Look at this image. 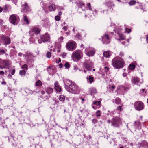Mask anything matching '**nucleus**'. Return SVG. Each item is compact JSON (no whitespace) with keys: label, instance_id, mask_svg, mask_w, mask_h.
<instances>
[{"label":"nucleus","instance_id":"1","mask_svg":"<svg viewBox=\"0 0 148 148\" xmlns=\"http://www.w3.org/2000/svg\"><path fill=\"white\" fill-rule=\"evenodd\" d=\"M69 83L66 84L65 85L66 89L70 93L77 94L79 92V89L78 86L71 81H69Z\"/></svg>","mask_w":148,"mask_h":148},{"label":"nucleus","instance_id":"2","mask_svg":"<svg viewBox=\"0 0 148 148\" xmlns=\"http://www.w3.org/2000/svg\"><path fill=\"white\" fill-rule=\"evenodd\" d=\"M112 64L115 69H118L123 67L125 62L122 58L119 57H116L112 59Z\"/></svg>","mask_w":148,"mask_h":148},{"label":"nucleus","instance_id":"3","mask_svg":"<svg viewBox=\"0 0 148 148\" xmlns=\"http://www.w3.org/2000/svg\"><path fill=\"white\" fill-rule=\"evenodd\" d=\"M122 119L119 117H115L112 118L111 120L110 119L107 121L108 124H111V126L115 127H119L122 123Z\"/></svg>","mask_w":148,"mask_h":148},{"label":"nucleus","instance_id":"4","mask_svg":"<svg viewBox=\"0 0 148 148\" xmlns=\"http://www.w3.org/2000/svg\"><path fill=\"white\" fill-rule=\"evenodd\" d=\"M11 63V62L8 59L3 60L0 58V69H9Z\"/></svg>","mask_w":148,"mask_h":148},{"label":"nucleus","instance_id":"5","mask_svg":"<svg viewBox=\"0 0 148 148\" xmlns=\"http://www.w3.org/2000/svg\"><path fill=\"white\" fill-rule=\"evenodd\" d=\"M83 56L82 51L79 50H76L72 53L71 55L72 59L74 61H78Z\"/></svg>","mask_w":148,"mask_h":148},{"label":"nucleus","instance_id":"6","mask_svg":"<svg viewBox=\"0 0 148 148\" xmlns=\"http://www.w3.org/2000/svg\"><path fill=\"white\" fill-rule=\"evenodd\" d=\"M77 44L74 41H69L66 45L67 49L69 51H72L76 49Z\"/></svg>","mask_w":148,"mask_h":148},{"label":"nucleus","instance_id":"7","mask_svg":"<svg viewBox=\"0 0 148 148\" xmlns=\"http://www.w3.org/2000/svg\"><path fill=\"white\" fill-rule=\"evenodd\" d=\"M10 22L14 25L17 24L19 21V17L16 14H12L10 16L9 18Z\"/></svg>","mask_w":148,"mask_h":148},{"label":"nucleus","instance_id":"8","mask_svg":"<svg viewBox=\"0 0 148 148\" xmlns=\"http://www.w3.org/2000/svg\"><path fill=\"white\" fill-rule=\"evenodd\" d=\"M134 107L136 110L140 111L144 109V105L142 101H138L135 102Z\"/></svg>","mask_w":148,"mask_h":148},{"label":"nucleus","instance_id":"9","mask_svg":"<svg viewBox=\"0 0 148 148\" xmlns=\"http://www.w3.org/2000/svg\"><path fill=\"white\" fill-rule=\"evenodd\" d=\"M21 11L23 13H28L31 11V9L27 3L21 5Z\"/></svg>","mask_w":148,"mask_h":148},{"label":"nucleus","instance_id":"10","mask_svg":"<svg viewBox=\"0 0 148 148\" xmlns=\"http://www.w3.org/2000/svg\"><path fill=\"white\" fill-rule=\"evenodd\" d=\"M30 30L28 32L29 34L34 33L36 35L39 34L41 31L40 28L36 26H33L31 28Z\"/></svg>","mask_w":148,"mask_h":148},{"label":"nucleus","instance_id":"11","mask_svg":"<svg viewBox=\"0 0 148 148\" xmlns=\"http://www.w3.org/2000/svg\"><path fill=\"white\" fill-rule=\"evenodd\" d=\"M83 67L88 71H91L92 69L91 63L88 60L85 61L83 64Z\"/></svg>","mask_w":148,"mask_h":148},{"label":"nucleus","instance_id":"12","mask_svg":"<svg viewBox=\"0 0 148 148\" xmlns=\"http://www.w3.org/2000/svg\"><path fill=\"white\" fill-rule=\"evenodd\" d=\"M111 39L109 37V36L106 34H105L102 36V41L103 44H108L110 43Z\"/></svg>","mask_w":148,"mask_h":148},{"label":"nucleus","instance_id":"13","mask_svg":"<svg viewBox=\"0 0 148 148\" xmlns=\"http://www.w3.org/2000/svg\"><path fill=\"white\" fill-rule=\"evenodd\" d=\"M40 38L44 42L49 41L50 40V36L47 33L41 36Z\"/></svg>","mask_w":148,"mask_h":148},{"label":"nucleus","instance_id":"14","mask_svg":"<svg viewBox=\"0 0 148 148\" xmlns=\"http://www.w3.org/2000/svg\"><path fill=\"white\" fill-rule=\"evenodd\" d=\"M1 39L6 45H8L10 43V39L8 36H6L3 35H1Z\"/></svg>","mask_w":148,"mask_h":148},{"label":"nucleus","instance_id":"15","mask_svg":"<svg viewBox=\"0 0 148 148\" xmlns=\"http://www.w3.org/2000/svg\"><path fill=\"white\" fill-rule=\"evenodd\" d=\"M85 53L89 56H93L95 53V51L90 48H87L85 50Z\"/></svg>","mask_w":148,"mask_h":148},{"label":"nucleus","instance_id":"16","mask_svg":"<svg viewBox=\"0 0 148 148\" xmlns=\"http://www.w3.org/2000/svg\"><path fill=\"white\" fill-rule=\"evenodd\" d=\"M54 88L57 92H60L62 91L61 86H60L58 81H56L54 83Z\"/></svg>","mask_w":148,"mask_h":148},{"label":"nucleus","instance_id":"17","mask_svg":"<svg viewBox=\"0 0 148 148\" xmlns=\"http://www.w3.org/2000/svg\"><path fill=\"white\" fill-rule=\"evenodd\" d=\"M75 3L79 8H82L85 5V3L82 0H78L76 1Z\"/></svg>","mask_w":148,"mask_h":148},{"label":"nucleus","instance_id":"18","mask_svg":"<svg viewBox=\"0 0 148 148\" xmlns=\"http://www.w3.org/2000/svg\"><path fill=\"white\" fill-rule=\"evenodd\" d=\"M3 10L4 13L8 12L11 8V6L9 4H6L3 6Z\"/></svg>","mask_w":148,"mask_h":148},{"label":"nucleus","instance_id":"19","mask_svg":"<svg viewBox=\"0 0 148 148\" xmlns=\"http://www.w3.org/2000/svg\"><path fill=\"white\" fill-rule=\"evenodd\" d=\"M131 81L132 83L134 84L138 85L140 82V79L138 77H132Z\"/></svg>","mask_w":148,"mask_h":148},{"label":"nucleus","instance_id":"20","mask_svg":"<svg viewBox=\"0 0 148 148\" xmlns=\"http://www.w3.org/2000/svg\"><path fill=\"white\" fill-rule=\"evenodd\" d=\"M30 35V38L29 39V40L31 43H34L36 41V40L34 37L35 36L34 34H29Z\"/></svg>","mask_w":148,"mask_h":148},{"label":"nucleus","instance_id":"21","mask_svg":"<svg viewBox=\"0 0 148 148\" xmlns=\"http://www.w3.org/2000/svg\"><path fill=\"white\" fill-rule=\"evenodd\" d=\"M47 71H48L49 74L51 75H53L55 72L54 68L52 66L48 67Z\"/></svg>","mask_w":148,"mask_h":148},{"label":"nucleus","instance_id":"22","mask_svg":"<svg viewBox=\"0 0 148 148\" xmlns=\"http://www.w3.org/2000/svg\"><path fill=\"white\" fill-rule=\"evenodd\" d=\"M45 91L47 93L49 94H51L53 92V89L50 87H48L46 88Z\"/></svg>","mask_w":148,"mask_h":148},{"label":"nucleus","instance_id":"23","mask_svg":"<svg viewBox=\"0 0 148 148\" xmlns=\"http://www.w3.org/2000/svg\"><path fill=\"white\" fill-rule=\"evenodd\" d=\"M61 45L58 42H56L55 44V48L53 49V51L55 52L58 49H61Z\"/></svg>","mask_w":148,"mask_h":148},{"label":"nucleus","instance_id":"24","mask_svg":"<svg viewBox=\"0 0 148 148\" xmlns=\"http://www.w3.org/2000/svg\"><path fill=\"white\" fill-rule=\"evenodd\" d=\"M23 56H25V57H26L28 58H32L33 57L32 53L28 51H27L26 52L25 54L23 55Z\"/></svg>","mask_w":148,"mask_h":148},{"label":"nucleus","instance_id":"25","mask_svg":"<svg viewBox=\"0 0 148 148\" xmlns=\"http://www.w3.org/2000/svg\"><path fill=\"white\" fill-rule=\"evenodd\" d=\"M48 10L50 12L54 11L56 9V6L54 4H52L48 7Z\"/></svg>","mask_w":148,"mask_h":148},{"label":"nucleus","instance_id":"26","mask_svg":"<svg viewBox=\"0 0 148 148\" xmlns=\"http://www.w3.org/2000/svg\"><path fill=\"white\" fill-rule=\"evenodd\" d=\"M23 19L27 24H29L30 23V22L28 19V18L25 14H24L23 15Z\"/></svg>","mask_w":148,"mask_h":148},{"label":"nucleus","instance_id":"27","mask_svg":"<svg viewBox=\"0 0 148 148\" xmlns=\"http://www.w3.org/2000/svg\"><path fill=\"white\" fill-rule=\"evenodd\" d=\"M87 81L90 84L92 83L94 81V77L90 76H88L86 77Z\"/></svg>","mask_w":148,"mask_h":148},{"label":"nucleus","instance_id":"28","mask_svg":"<svg viewBox=\"0 0 148 148\" xmlns=\"http://www.w3.org/2000/svg\"><path fill=\"white\" fill-rule=\"evenodd\" d=\"M89 92L92 94H94L97 92V90L95 88L91 87L89 89Z\"/></svg>","mask_w":148,"mask_h":148},{"label":"nucleus","instance_id":"29","mask_svg":"<svg viewBox=\"0 0 148 148\" xmlns=\"http://www.w3.org/2000/svg\"><path fill=\"white\" fill-rule=\"evenodd\" d=\"M130 88V86L129 84H127V85L124 86V92L123 93V95H124L125 93L127 92Z\"/></svg>","mask_w":148,"mask_h":148},{"label":"nucleus","instance_id":"30","mask_svg":"<svg viewBox=\"0 0 148 148\" xmlns=\"http://www.w3.org/2000/svg\"><path fill=\"white\" fill-rule=\"evenodd\" d=\"M10 92L9 93V97L11 98H13L15 97V92L14 90H10Z\"/></svg>","mask_w":148,"mask_h":148},{"label":"nucleus","instance_id":"31","mask_svg":"<svg viewBox=\"0 0 148 148\" xmlns=\"http://www.w3.org/2000/svg\"><path fill=\"white\" fill-rule=\"evenodd\" d=\"M118 35L119 36V37L120 38L119 39H118V40H125V38L126 37L125 36L123 35V34L121 33H118Z\"/></svg>","mask_w":148,"mask_h":148},{"label":"nucleus","instance_id":"32","mask_svg":"<svg viewBox=\"0 0 148 148\" xmlns=\"http://www.w3.org/2000/svg\"><path fill=\"white\" fill-rule=\"evenodd\" d=\"M121 99L119 97H117L114 99V103L117 105H119L121 103Z\"/></svg>","mask_w":148,"mask_h":148},{"label":"nucleus","instance_id":"33","mask_svg":"<svg viewBox=\"0 0 148 148\" xmlns=\"http://www.w3.org/2000/svg\"><path fill=\"white\" fill-rule=\"evenodd\" d=\"M141 123L139 121H136L134 123V126H136L138 128L140 127Z\"/></svg>","mask_w":148,"mask_h":148},{"label":"nucleus","instance_id":"34","mask_svg":"<svg viewBox=\"0 0 148 148\" xmlns=\"http://www.w3.org/2000/svg\"><path fill=\"white\" fill-rule=\"evenodd\" d=\"M117 89L119 90L120 92H121L123 95V93L124 92V86H119L117 88Z\"/></svg>","mask_w":148,"mask_h":148},{"label":"nucleus","instance_id":"35","mask_svg":"<svg viewBox=\"0 0 148 148\" xmlns=\"http://www.w3.org/2000/svg\"><path fill=\"white\" fill-rule=\"evenodd\" d=\"M115 88V87L114 85H109V90L110 92L111 91H113L114 89Z\"/></svg>","mask_w":148,"mask_h":148},{"label":"nucleus","instance_id":"36","mask_svg":"<svg viewBox=\"0 0 148 148\" xmlns=\"http://www.w3.org/2000/svg\"><path fill=\"white\" fill-rule=\"evenodd\" d=\"M42 85V82L40 80H37L35 84V85L38 87H40Z\"/></svg>","mask_w":148,"mask_h":148},{"label":"nucleus","instance_id":"37","mask_svg":"<svg viewBox=\"0 0 148 148\" xmlns=\"http://www.w3.org/2000/svg\"><path fill=\"white\" fill-rule=\"evenodd\" d=\"M123 106V104H121V106H118L116 109V110H117L119 112H121L123 110V108H122V106Z\"/></svg>","mask_w":148,"mask_h":148},{"label":"nucleus","instance_id":"38","mask_svg":"<svg viewBox=\"0 0 148 148\" xmlns=\"http://www.w3.org/2000/svg\"><path fill=\"white\" fill-rule=\"evenodd\" d=\"M75 37L80 40H82L83 37L82 35L80 33L77 34L75 36Z\"/></svg>","mask_w":148,"mask_h":148},{"label":"nucleus","instance_id":"39","mask_svg":"<svg viewBox=\"0 0 148 148\" xmlns=\"http://www.w3.org/2000/svg\"><path fill=\"white\" fill-rule=\"evenodd\" d=\"M65 96L63 95H60L59 97V99L61 101H64L65 100Z\"/></svg>","mask_w":148,"mask_h":148},{"label":"nucleus","instance_id":"40","mask_svg":"<svg viewBox=\"0 0 148 148\" xmlns=\"http://www.w3.org/2000/svg\"><path fill=\"white\" fill-rule=\"evenodd\" d=\"M19 73L21 76H24L26 74V72L25 70H22L20 71Z\"/></svg>","mask_w":148,"mask_h":148},{"label":"nucleus","instance_id":"41","mask_svg":"<svg viewBox=\"0 0 148 148\" xmlns=\"http://www.w3.org/2000/svg\"><path fill=\"white\" fill-rule=\"evenodd\" d=\"M103 55L106 58H108L110 56L109 52L107 51L104 52L103 53Z\"/></svg>","mask_w":148,"mask_h":148},{"label":"nucleus","instance_id":"42","mask_svg":"<svg viewBox=\"0 0 148 148\" xmlns=\"http://www.w3.org/2000/svg\"><path fill=\"white\" fill-rule=\"evenodd\" d=\"M86 7L88 8V9L90 10H92L91 4L89 3H86Z\"/></svg>","mask_w":148,"mask_h":148},{"label":"nucleus","instance_id":"43","mask_svg":"<svg viewBox=\"0 0 148 148\" xmlns=\"http://www.w3.org/2000/svg\"><path fill=\"white\" fill-rule=\"evenodd\" d=\"M135 65L133 64H130L129 66V69L131 70H132L135 69Z\"/></svg>","mask_w":148,"mask_h":148},{"label":"nucleus","instance_id":"44","mask_svg":"<svg viewBox=\"0 0 148 148\" xmlns=\"http://www.w3.org/2000/svg\"><path fill=\"white\" fill-rule=\"evenodd\" d=\"M78 99L77 98H73L72 99V101L74 104H75L78 103Z\"/></svg>","mask_w":148,"mask_h":148},{"label":"nucleus","instance_id":"45","mask_svg":"<svg viewBox=\"0 0 148 148\" xmlns=\"http://www.w3.org/2000/svg\"><path fill=\"white\" fill-rule=\"evenodd\" d=\"M136 3V1L135 0H132L129 3V4L130 5H132Z\"/></svg>","mask_w":148,"mask_h":148},{"label":"nucleus","instance_id":"46","mask_svg":"<svg viewBox=\"0 0 148 148\" xmlns=\"http://www.w3.org/2000/svg\"><path fill=\"white\" fill-rule=\"evenodd\" d=\"M49 22L47 20L45 21L44 22V26L45 27H47V26H48V25H49Z\"/></svg>","mask_w":148,"mask_h":148},{"label":"nucleus","instance_id":"47","mask_svg":"<svg viewBox=\"0 0 148 148\" xmlns=\"http://www.w3.org/2000/svg\"><path fill=\"white\" fill-rule=\"evenodd\" d=\"M22 68L24 70H28V66L26 64H24L22 66Z\"/></svg>","mask_w":148,"mask_h":148},{"label":"nucleus","instance_id":"48","mask_svg":"<svg viewBox=\"0 0 148 148\" xmlns=\"http://www.w3.org/2000/svg\"><path fill=\"white\" fill-rule=\"evenodd\" d=\"M101 102L100 101H95L93 102V104H95L97 106H99L100 105Z\"/></svg>","mask_w":148,"mask_h":148},{"label":"nucleus","instance_id":"49","mask_svg":"<svg viewBox=\"0 0 148 148\" xmlns=\"http://www.w3.org/2000/svg\"><path fill=\"white\" fill-rule=\"evenodd\" d=\"M105 4L106 6L108 7H109L111 6L112 5V4L110 2L106 3Z\"/></svg>","mask_w":148,"mask_h":148},{"label":"nucleus","instance_id":"50","mask_svg":"<svg viewBox=\"0 0 148 148\" xmlns=\"http://www.w3.org/2000/svg\"><path fill=\"white\" fill-rule=\"evenodd\" d=\"M6 51L2 49H0V55H2L5 53Z\"/></svg>","mask_w":148,"mask_h":148},{"label":"nucleus","instance_id":"51","mask_svg":"<svg viewBox=\"0 0 148 148\" xmlns=\"http://www.w3.org/2000/svg\"><path fill=\"white\" fill-rule=\"evenodd\" d=\"M65 67L66 68H69L70 67V64L69 62H66L64 64Z\"/></svg>","mask_w":148,"mask_h":148},{"label":"nucleus","instance_id":"52","mask_svg":"<svg viewBox=\"0 0 148 148\" xmlns=\"http://www.w3.org/2000/svg\"><path fill=\"white\" fill-rule=\"evenodd\" d=\"M46 55H47V57H48V58H50L51 56V53L50 52H48L47 53Z\"/></svg>","mask_w":148,"mask_h":148},{"label":"nucleus","instance_id":"53","mask_svg":"<svg viewBox=\"0 0 148 148\" xmlns=\"http://www.w3.org/2000/svg\"><path fill=\"white\" fill-rule=\"evenodd\" d=\"M55 20L57 21H58L60 19V17L59 16L57 15L55 16Z\"/></svg>","mask_w":148,"mask_h":148},{"label":"nucleus","instance_id":"54","mask_svg":"<svg viewBox=\"0 0 148 148\" xmlns=\"http://www.w3.org/2000/svg\"><path fill=\"white\" fill-rule=\"evenodd\" d=\"M96 116H100V110H98L96 112Z\"/></svg>","mask_w":148,"mask_h":148},{"label":"nucleus","instance_id":"55","mask_svg":"<svg viewBox=\"0 0 148 148\" xmlns=\"http://www.w3.org/2000/svg\"><path fill=\"white\" fill-rule=\"evenodd\" d=\"M7 119V118H5L2 117H0L1 120V121L2 123H4V120L5 119Z\"/></svg>","mask_w":148,"mask_h":148},{"label":"nucleus","instance_id":"56","mask_svg":"<svg viewBox=\"0 0 148 148\" xmlns=\"http://www.w3.org/2000/svg\"><path fill=\"white\" fill-rule=\"evenodd\" d=\"M125 31L126 32L129 33L130 32H131V30L130 29L126 28L125 29Z\"/></svg>","mask_w":148,"mask_h":148},{"label":"nucleus","instance_id":"57","mask_svg":"<svg viewBox=\"0 0 148 148\" xmlns=\"http://www.w3.org/2000/svg\"><path fill=\"white\" fill-rule=\"evenodd\" d=\"M66 53L65 52H63L61 54V56L63 58H64L66 56Z\"/></svg>","mask_w":148,"mask_h":148},{"label":"nucleus","instance_id":"58","mask_svg":"<svg viewBox=\"0 0 148 148\" xmlns=\"http://www.w3.org/2000/svg\"><path fill=\"white\" fill-rule=\"evenodd\" d=\"M104 69L105 70V71L106 72H108L109 70V68L108 67H107L106 66H105L104 67Z\"/></svg>","mask_w":148,"mask_h":148},{"label":"nucleus","instance_id":"59","mask_svg":"<svg viewBox=\"0 0 148 148\" xmlns=\"http://www.w3.org/2000/svg\"><path fill=\"white\" fill-rule=\"evenodd\" d=\"M64 38L63 37H60L58 39V41L60 42H62L63 41Z\"/></svg>","mask_w":148,"mask_h":148},{"label":"nucleus","instance_id":"60","mask_svg":"<svg viewBox=\"0 0 148 148\" xmlns=\"http://www.w3.org/2000/svg\"><path fill=\"white\" fill-rule=\"evenodd\" d=\"M116 110H114L113 111H112L110 113V115H111L112 116L114 114H115V112H116Z\"/></svg>","mask_w":148,"mask_h":148},{"label":"nucleus","instance_id":"61","mask_svg":"<svg viewBox=\"0 0 148 148\" xmlns=\"http://www.w3.org/2000/svg\"><path fill=\"white\" fill-rule=\"evenodd\" d=\"M62 29L64 31H66L68 29V27L66 26H64L62 28Z\"/></svg>","mask_w":148,"mask_h":148},{"label":"nucleus","instance_id":"62","mask_svg":"<svg viewBox=\"0 0 148 148\" xmlns=\"http://www.w3.org/2000/svg\"><path fill=\"white\" fill-rule=\"evenodd\" d=\"M15 69H13L12 71V72H11V74L12 75H14L15 73Z\"/></svg>","mask_w":148,"mask_h":148},{"label":"nucleus","instance_id":"63","mask_svg":"<svg viewBox=\"0 0 148 148\" xmlns=\"http://www.w3.org/2000/svg\"><path fill=\"white\" fill-rule=\"evenodd\" d=\"M13 2L15 4L17 3L18 0H12Z\"/></svg>","mask_w":148,"mask_h":148},{"label":"nucleus","instance_id":"64","mask_svg":"<svg viewBox=\"0 0 148 148\" xmlns=\"http://www.w3.org/2000/svg\"><path fill=\"white\" fill-rule=\"evenodd\" d=\"M120 56L122 57L124 56V53L123 52H121L119 54Z\"/></svg>","mask_w":148,"mask_h":148}]
</instances>
